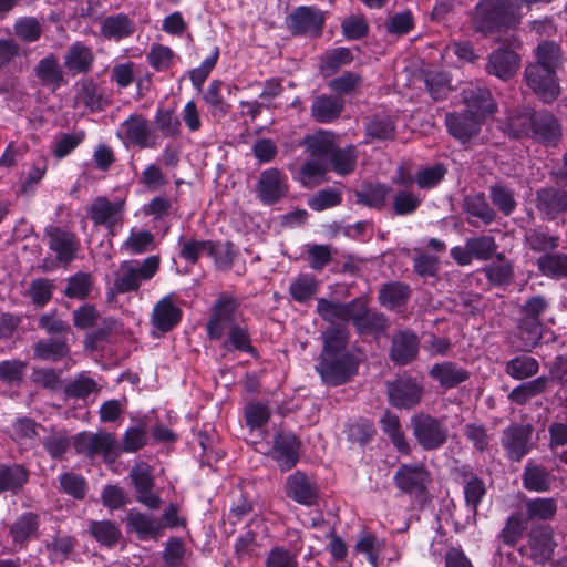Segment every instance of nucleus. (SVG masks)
<instances>
[{
  "label": "nucleus",
  "instance_id": "nucleus-27",
  "mask_svg": "<svg viewBox=\"0 0 567 567\" xmlns=\"http://www.w3.org/2000/svg\"><path fill=\"white\" fill-rule=\"evenodd\" d=\"M533 136L548 145H555L560 138V127L550 114H536L534 117Z\"/></svg>",
  "mask_w": 567,
  "mask_h": 567
},
{
  "label": "nucleus",
  "instance_id": "nucleus-43",
  "mask_svg": "<svg viewBox=\"0 0 567 567\" xmlns=\"http://www.w3.org/2000/svg\"><path fill=\"white\" fill-rule=\"evenodd\" d=\"M69 353V347L62 340L39 341L34 346V358L45 361H59Z\"/></svg>",
  "mask_w": 567,
  "mask_h": 567
},
{
  "label": "nucleus",
  "instance_id": "nucleus-15",
  "mask_svg": "<svg viewBox=\"0 0 567 567\" xmlns=\"http://www.w3.org/2000/svg\"><path fill=\"white\" fill-rule=\"evenodd\" d=\"M49 248L55 254L56 260L61 264H70L79 249V241L70 231L51 227L47 229Z\"/></svg>",
  "mask_w": 567,
  "mask_h": 567
},
{
  "label": "nucleus",
  "instance_id": "nucleus-31",
  "mask_svg": "<svg viewBox=\"0 0 567 567\" xmlns=\"http://www.w3.org/2000/svg\"><path fill=\"white\" fill-rule=\"evenodd\" d=\"M94 56L91 49L83 43L76 42L70 47L64 58L68 70L75 73H86L93 63Z\"/></svg>",
  "mask_w": 567,
  "mask_h": 567
},
{
  "label": "nucleus",
  "instance_id": "nucleus-5",
  "mask_svg": "<svg viewBox=\"0 0 567 567\" xmlns=\"http://www.w3.org/2000/svg\"><path fill=\"white\" fill-rule=\"evenodd\" d=\"M78 453L89 457H102L105 462H113L121 454V446L115 436L110 433L82 432L74 439Z\"/></svg>",
  "mask_w": 567,
  "mask_h": 567
},
{
  "label": "nucleus",
  "instance_id": "nucleus-3",
  "mask_svg": "<svg viewBox=\"0 0 567 567\" xmlns=\"http://www.w3.org/2000/svg\"><path fill=\"white\" fill-rule=\"evenodd\" d=\"M516 21L514 7L509 0H482L475 8L474 27L481 32H488L498 25H509Z\"/></svg>",
  "mask_w": 567,
  "mask_h": 567
},
{
  "label": "nucleus",
  "instance_id": "nucleus-40",
  "mask_svg": "<svg viewBox=\"0 0 567 567\" xmlns=\"http://www.w3.org/2000/svg\"><path fill=\"white\" fill-rule=\"evenodd\" d=\"M538 270L547 277H567V255L549 254L537 259Z\"/></svg>",
  "mask_w": 567,
  "mask_h": 567
},
{
  "label": "nucleus",
  "instance_id": "nucleus-17",
  "mask_svg": "<svg viewBox=\"0 0 567 567\" xmlns=\"http://www.w3.org/2000/svg\"><path fill=\"white\" fill-rule=\"evenodd\" d=\"M300 442L293 434H278L271 450V457L281 471H289L299 458Z\"/></svg>",
  "mask_w": 567,
  "mask_h": 567
},
{
  "label": "nucleus",
  "instance_id": "nucleus-6",
  "mask_svg": "<svg viewBox=\"0 0 567 567\" xmlns=\"http://www.w3.org/2000/svg\"><path fill=\"white\" fill-rule=\"evenodd\" d=\"M117 136L128 148H156L158 146L157 135L151 130L148 121L142 114H132L117 130Z\"/></svg>",
  "mask_w": 567,
  "mask_h": 567
},
{
  "label": "nucleus",
  "instance_id": "nucleus-56",
  "mask_svg": "<svg viewBox=\"0 0 567 567\" xmlns=\"http://www.w3.org/2000/svg\"><path fill=\"white\" fill-rule=\"evenodd\" d=\"M300 550V545H293L290 550L276 547L269 553L266 560V567H298L296 556Z\"/></svg>",
  "mask_w": 567,
  "mask_h": 567
},
{
  "label": "nucleus",
  "instance_id": "nucleus-7",
  "mask_svg": "<svg viewBox=\"0 0 567 567\" xmlns=\"http://www.w3.org/2000/svg\"><path fill=\"white\" fill-rule=\"evenodd\" d=\"M125 199L110 200L104 196L96 197L87 208V214L95 225L104 226L111 234L123 225Z\"/></svg>",
  "mask_w": 567,
  "mask_h": 567
},
{
  "label": "nucleus",
  "instance_id": "nucleus-51",
  "mask_svg": "<svg viewBox=\"0 0 567 567\" xmlns=\"http://www.w3.org/2000/svg\"><path fill=\"white\" fill-rule=\"evenodd\" d=\"M90 530L93 537L102 545L112 547L114 546L120 537L121 530L120 528L111 522H92L90 526Z\"/></svg>",
  "mask_w": 567,
  "mask_h": 567
},
{
  "label": "nucleus",
  "instance_id": "nucleus-38",
  "mask_svg": "<svg viewBox=\"0 0 567 567\" xmlns=\"http://www.w3.org/2000/svg\"><path fill=\"white\" fill-rule=\"evenodd\" d=\"M133 31V22L124 14L107 17L101 25V32L106 38L122 39L132 34Z\"/></svg>",
  "mask_w": 567,
  "mask_h": 567
},
{
  "label": "nucleus",
  "instance_id": "nucleus-14",
  "mask_svg": "<svg viewBox=\"0 0 567 567\" xmlns=\"http://www.w3.org/2000/svg\"><path fill=\"white\" fill-rule=\"evenodd\" d=\"M393 480L402 492L416 494L425 491L430 477L423 465L404 464L399 467Z\"/></svg>",
  "mask_w": 567,
  "mask_h": 567
},
{
  "label": "nucleus",
  "instance_id": "nucleus-48",
  "mask_svg": "<svg viewBox=\"0 0 567 567\" xmlns=\"http://www.w3.org/2000/svg\"><path fill=\"white\" fill-rule=\"evenodd\" d=\"M538 368L539 365L536 359L520 355L507 362L506 372L516 380H523L535 375L538 372Z\"/></svg>",
  "mask_w": 567,
  "mask_h": 567
},
{
  "label": "nucleus",
  "instance_id": "nucleus-35",
  "mask_svg": "<svg viewBox=\"0 0 567 567\" xmlns=\"http://www.w3.org/2000/svg\"><path fill=\"white\" fill-rule=\"evenodd\" d=\"M381 426L384 434L388 435L400 453L408 454L410 452V445L405 440L399 417L395 414L385 412L381 419Z\"/></svg>",
  "mask_w": 567,
  "mask_h": 567
},
{
  "label": "nucleus",
  "instance_id": "nucleus-52",
  "mask_svg": "<svg viewBox=\"0 0 567 567\" xmlns=\"http://www.w3.org/2000/svg\"><path fill=\"white\" fill-rule=\"evenodd\" d=\"M154 122L164 137H177L181 135V122L173 111L158 109Z\"/></svg>",
  "mask_w": 567,
  "mask_h": 567
},
{
  "label": "nucleus",
  "instance_id": "nucleus-39",
  "mask_svg": "<svg viewBox=\"0 0 567 567\" xmlns=\"http://www.w3.org/2000/svg\"><path fill=\"white\" fill-rule=\"evenodd\" d=\"M318 290V282L312 275L301 274L293 279L289 287L291 298L297 302H306L311 299Z\"/></svg>",
  "mask_w": 567,
  "mask_h": 567
},
{
  "label": "nucleus",
  "instance_id": "nucleus-12",
  "mask_svg": "<svg viewBox=\"0 0 567 567\" xmlns=\"http://www.w3.org/2000/svg\"><path fill=\"white\" fill-rule=\"evenodd\" d=\"M525 81L545 102L554 101L560 93L556 73L540 65L529 64L525 70Z\"/></svg>",
  "mask_w": 567,
  "mask_h": 567
},
{
  "label": "nucleus",
  "instance_id": "nucleus-36",
  "mask_svg": "<svg viewBox=\"0 0 567 567\" xmlns=\"http://www.w3.org/2000/svg\"><path fill=\"white\" fill-rule=\"evenodd\" d=\"M430 374L445 388H453L465 381L468 377L466 371L458 369L449 362L435 364L431 369Z\"/></svg>",
  "mask_w": 567,
  "mask_h": 567
},
{
  "label": "nucleus",
  "instance_id": "nucleus-64",
  "mask_svg": "<svg viewBox=\"0 0 567 567\" xmlns=\"http://www.w3.org/2000/svg\"><path fill=\"white\" fill-rule=\"evenodd\" d=\"M14 33L25 42H34L41 35V27L35 18L23 17L14 22Z\"/></svg>",
  "mask_w": 567,
  "mask_h": 567
},
{
  "label": "nucleus",
  "instance_id": "nucleus-50",
  "mask_svg": "<svg viewBox=\"0 0 567 567\" xmlns=\"http://www.w3.org/2000/svg\"><path fill=\"white\" fill-rule=\"evenodd\" d=\"M526 512L529 518L550 519L557 512V503L553 497H537L526 503Z\"/></svg>",
  "mask_w": 567,
  "mask_h": 567
},
{
  "label": "nucleus",
  "instance_id": "nucleus-54",
  "mask_svg": "<svg viewBox=\"0 0 567 567\" xmlns=\"http://www.w3.org/2000/svg\"><path fill=\"white\" fill-rule=\"evenodd\" d=\"M84 137L83 131L59 135L54 141L53 155L58 159L64 158L83 142Z\"/></svg>",
  "mask_w": 567,
  "mask_h": 567
},
{
  "label": "nucleus",
  "instance_id": "nucleus-37",
  "mask_svg": "<svg viewBox=\"0 0 567 567\" xmlns=\"http://www.w3.org/2000/svg\"><path fill=\"white\" fill-rule=\"evenodd\" d=\"M536 62L534 65H540L548 71L556 73L561 64V52L559 47L551 41H546L536 48Z\"/></svg>",
  "mask_w": 567,
  "mask_h": 567
},
{
  "label": "nucleus",
  "instance_id": "nucleus-8",
  "mask_svg": "<svg viewBox=\"0 0 567 567\" xmlns=\"http://www.w3.org/2000/svg\"><path fill=\"white\" fill-rule=\"evenodd\" d=\"M239 303L237 299L220 296L212 311V316L206 324V330L212 339H220L226 329L231 328V326H236V318L238 311Z\"/></svg>",
  "mask_w": 567,
  "mask_h": 567
},
{
  "label": "nucleus",
  "instance_id": "nucleus-32",
  "mask_svg": "<svg viewBox=\"0 0 567 567\" xmlns=\"http://www.w3.org/2000/svg\"><path fill=\"white\" fill-rule=\"evenodd\" d=\"M532 556L537 561L548 559L554 550L553 533L549 527H540L532 532L529 539Z\"/></svg>",
  "mask_w": 567,
  "mask_h": 567
},
{
  "label": "nucleus",
  "instance_id": "nucleus-25",
  "mask_svg": "<svg viewBox=\"0 0 567 567\" xmlns=\"http://www.w3.org/2000/svg\"><path fill=\"white\" fill-rule=\"evenodd\" d=\"M303 145L309 156L321 161L326 157H331L336 151V136L331 132L318 131L312 135L305 138Z\"/></svg>",
  "mask_w": 567,
  "mask_h": 567
},
{
  "label": "nucleus",
  "instance_id": "nucleus-49",
  "mask_svg": "<svg viewBox=\"0 0 567 567\" xmlns=\"http://www.w3.org/2000/svg\"><path fill=\"white\" fill-rule=\"evenodd\" d=\"M553 477L544 468L528 465L524 474V486L528 491L546 492L550 488Z\"/></svg>",
  "mask_w": 567,
  "mask_h": 567
},
{
  "label": "nucleus",
  "instance_id": "nucleus-2",
  "mask_svg": "<svg viewBox=\"0 0 567 567\" xmlns=\"http://www.w3.org/2000/svg\"><path fill=\"white\" fill-rule=\"evenodd\" d=\"M466 111L463 114H449L446 126L451 135L465 142L477 133L482 121L494 112V104L488 90L467 87L463 90Z\"/></svg>",
  "mask_w": 567,
  "mask_h": 567
},
{
  "label": "nucleus",
  "instance_id": "nucleus-34",
  "mask_svg": "<svg viewBox=\"0 0 567 567\" xmlns=\"http://www.w3.org/2000/svg\"><path fill=\"white\" fill-rule=\"evenodd\" d=\"M38 527V516L32 513H25L13 523L10 528V535L14 544L22 546L37 536Z\"/></svg>",
  "mask_w": 567,
  "mask_h": 567
},
{
  "label": "nucleus",
  "instance_id": "nucleus-41",
  "mask_svg": "<svg viewBox=\"0 0 567 567\" xmlns=\"http://www.w3.org/2000/svg\"><path fill=\"white\" fill-rule=\"evenodd\" d=\"M353 56L351 51L347 48H337L332 51L327 52L320 63V70L329 76L337 72L340 68L348 65L352 62Z\"/></svg>",
  "mask_w": 567,
  "mask_h": 567
},
{
  "label": "nucleus",
  "instance_id": "nucleus-16",
  "mask_svg": "<svg viewBox=\"0 0 567 567\" xmlns=\"http://www.w3.org/2000/svg\"><path fill=\"white\" fill-rule=\"evenodd\" d=\"M388 395L393 406L410 409L420 402L422 388L415 381L400 379L388 384Z\"/></svg>",
  "mask_w": 567,
  "mask_h": 567
},
{
  "label": "nucleus",
  "instance_id": "nucleus-61",
  "mask_svg": "<svg viewBox=\"0 0 567 567\" xmlns=\"http://www.w3.org/2000/svg\"><path fill=\"white\" fill-rule=\"evenodd\" d=\"M27 371V363L21 360H6L0 362V381L7 384H19Z\"/></svg>",
  "mask_w": 567,
  "mask_h": 567
},
{
  "label": "nucleus",
  "instance_id": "nucleus-63",
  "mask_svg": "<svg viewBox=\"0 0 567 567\" xmlns=\"http://www.w3.org/2000/svg\"><path fill=\"white\" fill-rule=\"evenodd\" d=\"M525 240L528 247L536 252L554 250L558 246V237L537 229L528 231Z\"/></svg>",
  "mask_w": 567,
  "mask_h": 567
},
{
  "label": "nucleus",
  "instance_id": "nucleus-24",
  "mask_svg": "<svg viewBox=\"0 0 567 567\" xmlns=\"http://www.w3.org/2000/svg\"><path fill=\"white\" fill-rule=\"evenodd\" d=\"M530 434V425L513 426L504 432L503 444L511 458L520 460L528 452Z\"/></svg>",
  "mask_w": 567,
  "mask_h": 567
},
{
  "label": "nucleus",
  "instance_id": "nucleus-55",
  "mask_svg": "<svg viewBox=\"0 0 567 567\" xmlns=\"http://www.w3.org/2000/svg\"><path fill=\"white\" fill-rule=\"evenodd\" d=\"M534 117L535 114L529 111L509 116L504 130L514 137L533 134Z\"/></svg>",
  "mask_w": 567,
  "mask_h": 567
},
{
  "label": "nucleus",
  "instance_id": "nucleus-59",
  "mask_svg": "<svg viewBox=\"0 0 567 567\" xmlns=\"http://www.w3.org/2000/svg\"><path fill=\"white\" fill-rule=\"evenodd\" d=\"M362 313H360V323L354 324L360 333H378L386 327V319L377 312H370L365 302L362 300Z\"/></svg>",
  "mask_w": 567,
  "mask_h": 567
},
{
  "label": "nucleus",
  "instance_id": "nucleus-53",
  "mask_svg": "<svg viewBox=\"0 0 567 567\" xmlns=\"http://www.w3.org/2000/svg\"><path fill=\"white\" fill-rule=\"evenodd\" d=\"M332 169L346 175L352 172L357 163V154L354 146H348L343 150H336L330 157Z\"/></svg>",
  "mask_w": 567,
  "mask_h": 567
},
{
  "label": "nucleus",
  "instance_id": "nucleus-10",
  "mask_svg": "<svg viewBox=\"0 0 567 567\" xmlns=\"http://www.w3.org/2000/svg\"><path fill=\"white\" fill-rule=\"evenodd\" d=\"M132 484L136 491V499L144 506L156 509L161 505V498L153 492V468L145 462L136 463L130 473Z\"/></svg>",
  "mask_w": 567,
  "mask_h": 567
},
{
  "label": "nucleus",
  "instance_id": "nucleus-46",
  "mask_svg": "<svg viewBox=\"0 0 567 567\" xmlns=\"http://www.w3.org/2000/svg\"><path fill=\"white\" fill-rule=\"evenodd\" d=\"M518 337L520 342L517 347L522 350L528 351L534 348L542 338V326L539 320H527L522 318L518 327Z\"/></svg>",
  "mask_w": 567,
  "mask_h": 567
},
{
  "label": "nucleus",
  "instance_id": "nucleus-11",
  "mask_svg": "<svg viewBox=\"0 0 567 567\" xmlns=\"http://www.w3.org/2000/svg\"><path fill=\"white\" fill-rule=\"evenodd\" d=\"M362 309L361 299H355L349 303H341L321 298L317 303V312L319 316L331 323L352 321L353 324H361L360 313H362Z\"/></svg>",
  "mask_w": 567,
  "mask_h": 567
},
{
  "label": "nucleus",
  "instance_id": "nucleus-4",
  "mask_svg": "<svg viewBox=\"0 0 567 567\" xmlns=\"http://www.w3.org/2000/svg\"><path fill=\"white\" fill-rule=\"evenodd\" d=\"M159 268V258L151 256L142 262L124 261L118 269L115 278V288L120 292L133 291L140 288L142 281H147L154 277Z\"/></svg>",
  "mask_w": 567,
  "mask_h": 567
},
{
  "label": "nucleus",
  "instance_id": "nucleus-18",
  "mask_svg": "<svg viewBox=\"0 0 567 567\" xmlns=\"http://www.w3.org/2000/svg\"><path fill=\"white\" fill-rule=\"evenodd\" d=\"M127 526L142 540L158 538L164 532V525L161 519L136 509H131L127 513Z\"/></svg>",
  "mask_w": 567,
  "mask_h": 567
},
{
  "label": "nucleus",
  "instance_id": "nucleus-9",
  "mask_svg": "<svg viewBox=\"0 0 567 567\" xmlns=\"http://www.w3.org/2000/svg\"><path fill=\"white\" fill-rule=\"evenodd\" d=\"M413 434L420 445L425 450L437 449L447 439V429L436 419L420 414L411 420Z\"/></svg>",
  "mask_w": 567,
  "mask_h": 567
},
{
  "label": "nucleus",
  "instance_id": "nucleus-60",
  "mask_svg": "<svg viewBox=\"0 0 567 567\" xmlns=\"http://www.w3.org/2000/svg\"><path fill=\"white\" fill-rule=\"evenodd\" d=\"M92 289L91 275L85 272H76L69 278L65 287V295L69 298L83 299L89 296Z\"/></svg>",
  "mask_w": 567,
  "mask_h": 567
},
{
  "label": "nucleus",
  "instance_id": "nucleus-1",
  "mask_svg": "<svg viewBox=\"0 0 567 567\" xmlns=\"http://www.w3.org/2000/svg\"><path fill=\"white\" fill-rule=\"evenodd\" d=\"M323 349L317 370L327 384L338 385L348 381L355 372L353 357L346 349L348 332L340 328H329L322 333Z\"/></svg>",
  "mask_w": 567,
  "mask_h": 567
},
{
  "label": "nucleus",
  "instance_id": "nucleus-19",
  "mask_svg": "<svg viewBox=\"0 0 567 567\" xmlns=\"http://www.w3.org/2000/svg\"><path fill=\"white\" fill-rule=\"evenodd\" d=\"M34 73L39 84L52 92L56 91L65 82L59 59L53 54L41 59L34 68Z\"/></svg>",
  "mask_w": 567,
  "mask_h": 567
},
{
  "label": "nucleus",
  "instance_id": "nucleus-22",
  "mask_svg": "<svg viewBox=\"0 0 567 567\" xmlns=\"http://www.w3.org/2000/svg\"><path fill=\"white\" fill-rule=\"evenodd\" d=\"M323 21L322 11L310 7H300L290 16V29L296 33L318 34Z\"/></svg>",
  "mask_w": 567,
  "mask_h": 567
},
{
  "label": "nucleus",
  "instance_id": "nucleus-47",
  "mask_svg": "<svg viewBox=\"0 0 567 567\" xmlns=\"http://www.w3.org/2000/svg\"><path fill=\"white\" fill-rule=\"evenodd\" d=\"M74 106H85L90 110L100 107V95L97 94L96 86L92 81H81L74 85Z\"/></svg>",
  "mask_w": 567,
  "mask_h": 567
},
{
  "label": "nucleus",
  "instance_id": "nucleus-44",
  "mask_svg": "<svg viewBox=\"0 0 567 567\" xmlns=\"http://www.w3.org/2000/svg\"><path fill=\"white\" fill-rule=\"evenodd\" d=\"M409 297V288L403 284L391 282L384 285L379 292L382 306L393 309L402 306Z\"/></svg>",
  "mask_w": 567,
  "mask_h": 567
},
{
  "label": "nucleus",
  "instance_id": "nucleus-62",
  "mask_svg": "<svg viewBox=\"0 0 567 567\" xmlns=\"http://www.w3.org/2000/svg\"><path fill=\"white\" fill-rule=\"evenodd\" d=\"M147 62L156 71H166L174 60V52L165 45L154 44L146 55Z\"/></svg>",
  "mask_w": 567,
  "mask_h": 567
},
{
  "label": "nucleus",
  "instance_id": "nucleus-21",
  "mask_svg": "<svg viewBox=\"0 0 567 567\" xmlns=\"http://www.w3.org/2000/svg\"><path fill=\"white\" fill-rule=\"evenodd\" d=\"M285 488L286 494L301 505L310 506L318 497L313 484L301 472L289 475Z\"/></svg>",
  "mask_w": 567,
  "mask_h": 567
},
{
  "label": "nucleus",
  "instance_id": "nucleus-20",
  "mask_svg": "<svg viewBox=\"0 0 567 567\" xmlns=\"http://www.w3.org/2000/svg\"><path fill=\"white\" fill-rule=\"evenodd\" d=\"M520 64L519 55L513 50H495L488 60L487 72L502 80L513 76Z\"/></svg>",
  "mask_w": 567,
  "mask_h": 567
},
{
  "label": "nucleus",
  "instance_id": "nucleus-13",
  "mask_svg": "<svg viewBox=\"0 0 567 567\" xmlns=\"http://www.w3.org/2000/svg\"><path fill=\"white\" fill-rule=\"evenodd\" d=\"M256 190L264 204H274L287 193L286 178L277 168L265 169L259 176Z\"/></svg>",
  "mask_w": 567,
  "mask_h": 567
},
{
  "label": "nucleus",
  "instance_id": "nucleus-45",
  "mask_svg": "<svg viewBox=\"0 0 567 567\" xmlns=\"http://www.w3.org/2000/svg\"><path fill=\"white\" fill-rule=\"evenodd\" d=\"M383 542L379 540L371 533H361L355 544V551L364 554L372 567H378L379 556L383 548Z\"/></svg>",
  "mask_w": 567,
  "mask_h": 567
},
{
  "label": "nucleus",
  "instance_id": "nucleus-28",
  "mask_svg": "<svg viewBox=\"0 0 567 567\" xmlns=\"http://www.w3.org/2000/svg\"><path fill=\"white\" fill-rule=\"evenodd\" d=\"M533 136L548 145H555L560 138V127L550 114H536L534 117Z\"/></svg>",
  "mask_w": 567,
  "mask_h": 567
},
{
  "label": "nucleus",
  "instance_id": "nucleus-29",
  "mask_svg": "<svg viewBox=\"0 0 567 567\" xmlns=\"http://www.w3.org/2000/svg\"><path fill=\"white\" fill-rule=\"evenodd\" d=\"M343 109L340 97L321 95L315 99L311 105V114L317 122L328 123L337 118Z\"/></svg>",
  "mask_w": 567,
  "mask_h": 567
},
{
  "label": "nucleus",
  "instance_id": "nucleus-23",
  "mask_svg": "<svg viewBox=\"0 0 567 567\" xmlns=\"http://www.w3.org/2000/svg\"><path fill=\"white\" fill-rule=\"evenodd\" d=\"M181 319V308L173 302L171 297L167 296L162 298L154 306L151 320L157 330L167 332L177 326Z\"/></svg>",
  "mask_w": 567,
  "mask_h": 567
},
{
  "label": "nucleus",
  "instance_id": "nucleus-58",
  "mask_svg": "<svg viewBox=\"0 0 567 567\" xmlns=\"http://www.w3.org/2000/svg\"><path fill=\"white\" fill-rule=\"evenodd\" d=\"M214 251H218V248H215V243L210 240H188L181 248V257L195 264L204 254L207 252L210 256Z\"/></svg>",
  "mask_w": 567,
  "mask_h": 567
},
{
  "label": "nucleus",
  "instance_id": "nucleus-57",
  "mask_svg": "<svg viewBox=\"0 0 567 567\" xmlns=\"http://www.w3.org/2000/svg\"><path fill=\"white\" fill-rule=\"evenodd\" d=\"M154 236L148 230H131L128 238L124 241L123 248L131 254H143L153 248Z\"/></svg>",
  "mask_w": 567,
  "mask_h": 567
},
{
  "label": "nucleus",
  "instance_id": "nucleus-42",
  "mask_svg": "<svg viewBox=\"0 0 567 567\" xmlns=\"http://www.w3.org/2000/svg\"><path fill=\"white\" fill-rule=\"evenodd\" d=\"M28 481V472L21 465L0 466V493L16 492Z\"/></svg>",
  "mask_w": 567,
  "mask_h": 567
},
{
  "label": "nucleus",
  "instance_id": "nucleus-30",
  "mask_svg": "<svg viewBox=\"0 0 567 567\" xmlns=\"http://www.w3.org/2000/svg\"><path fill=\"white\" fill-rule=\"evenodd\" d=\"M537 207L547 217H554L567 208V193L553 188L542 189L537 194Z\"/></svg>",
  "mask_w": 567,
  "mask_h": 567
},
{
  "label": "nucleus",
  "instance_id": "nucleus-26",
  "mask_svg": "<svg viewBox=\"0 0 567 567\" xmlns=\"http://www.w3.org/2000/svg\"><path fill=\"white\" fill-rule=\"evenodd\" d=\"M417 354V338L411 332H401L392 341L391 359L400 365L406 364Z\"/></svg>",
  "mask_w": 567,
  "mask_h": 567
},
{
  "label": "nucleus",
  "instance_id": "nucleus-33",
  "mask_svg": "<svg viewBox=\"0 0 567 567\" xmlns=\"http://www.w3.org/2000/svg\"><path fill=\"white\" fill-rule=\"evenodd\" d=\"M224 82L214 80L207 86L203 99L208 106L209 113L214 117H224L230 109V105L225 101L223 96Z\"/></svg>",
  "mask_w": 567,
  "mask_h": 567
}]
</instances>
